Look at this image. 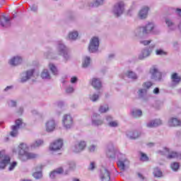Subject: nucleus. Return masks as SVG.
I'll list each match as a JSON object with an SVG mask.
<instances>
[{"label":"nucleus","instance_id":"f257e3e1","mask_svg":"<svg viewBox=\"0 0 181 181\" xmlns=\"http://www.w3.org/2000/svg\"><path fill=\"white\" fill-rule=\"evenodd\" d=\"M45 57L47 59H57L59 56H62L66 62L71 58L69 48L64 45L62 41H58L56 42L55 50H51L48 52L45 53Z\"/></svg>","mask_w":181,"mask_h":181},{"label":"nucleus","instance_id":"f03ea898","mask_svg":"<svg viewBox=\"0 0 181 181\" xmlns=\"http://www.w3.org/2000/svg\"><path fill=\"white\" fill-rule=\"evenodd\" d=\"M18 156L22 162H26L29 159H36L37 154L28 152V146L22 143L18 146Z\"/></svg>","mask_w":181,"mask_h":181},{"label":"nucleus","instance_id":"7ed1b4c3","mask_svg":"<svg viewBox=\"0 0 181 181\" xmlns=\"http://www.w3.org/2000/svg\"><path fill=\"white\" fill-rule=\"evenodd\" d=\"M125 11V4L124 1H119L116 3L112 8V13L115 16V18H119Z\"/></svg>","mask_w":181,"mask_h":181},{"label":"nucleus","instance_id":"20e7f679","mask_svg":"<svg viewBox=\"0 0 181 181\" xmlns=\"http://www.w3.org/2000/svg\"><path fill=\"white\" fill-rule=\"evenodd\" d=\"M62 122L65 129H71L74 125V118L70 114H65L62 117Z\"/></svg>","mask_w":181,"mask_h":181},{"label":"nucleus","instance_id":"39448f33","mask_svg":"<svg viewBox=\"0 0 181 181\" xmlns=\"http://www.w3.org/2000/svg\"><path fill=\"white\" fill-rule=\"evenodd\" d=\"M117 166L120 170H125L129 168V160L125 157V155L119 153L118 156Z\"/></svg>","mask_w":181,"mask_h":181},{"label":"nucleus","instance_id":"423d86ee","mask_svg":"<svg viewBox=\"0 0 181 181\" xmlns=\"http://www.w3.org/2000/svg\"><path fill=\"white\" fill-rule=\"evenodd\" d=\"M158 153L160 155H167L168 159H181V153H177L176 151H170L168 148H163V151H158Z\"/></svg>","mask_w":181,"mask_h":181},{"label":"nucleus","instance_id":"0eeeda50","mask_svg":"<svg viewBox=\"0 0 181 181\" xmlns=\"http://www.w3.org/2000/svg\"><path fill=\"white\" fill-rule=\"evenodd\" d=\"M145 35H149V33H153V35H158L160 30L156 28V25L153 23H148L145 26H143Z\"/></svg>","mask_w":181,"mask_h":181},{"label":"nucleus","instance_id":"6e6552de","mask_svg":"<svg viewBox=\"0 0 181 181\" xmlns=\"http://www.w3.org/2000/svg\"><path fill=\"white\" fill-rule=\"evenodd\" d=\"M150 74L152 80H155L156 81H160L162 80V72L159 71V68L156 65L151 67Z\"/></svg>","mask_w":181,"mask_h":181},{"label":"nucleus","instance_id":"1a4fd4ad","mask_svg":"<svg viewBox=\"0 0 181 181\" xmlns=\"http://www.w3.org/2000/svg\"><path fill=\"white\" fill-rule=\"evenodd\" d=\"M100 47V40L97 37H93L89 43L88 50L90 53H95L98 52Z\"/></svg>","mask_w":181,"mask_h":181},{"label":"nucleus","instance_id":"9d476101","mask_svg":"<svg viewBox=\"0 0 181 181\" xmlns=\"http://www.w3.org/2000/svg\"><path fill=\"white\" fill-rule=\"evenodd\" d=\"M23 125V122H22V119H18L16 120V125L11 127V132H10L11 136H13V138L18 136L19 134L18 131Z\"/></svg>","mask_w":181,"mask_h":181},{"label":"nucleus","instance_id":"9b49d317","mask_svg":"<svg viewBox=\"0 0 181 181\" xmlns=\"http://www.w3.org/2000/svg\"><path fill=\"white\" fill-rule=\"evenodd\" d=\"M111 173H110V170L108 169L103 167L100 169V179L101 181H110L111 180Z\"/></svg>","mask_w":181,"mask_h":181},{"label":"nucleus","instance_id":"f8f14e48","mask_svg":"<svg viewBox=\"0 0 181 181\" xmlns=\"http://www.w3.org/2000/svg\"><path fill=\"white\" fill-rule=\"evenodd\" d=\"M91 122L93 127H100L104 124V119L97 113H94L91 117Z\"/></svg>","mask_w":181,"mask_h":181},{"label":"nucleus","instance_id":"ddd939ff","mask_svg":"<svg viewBox=\"0 0 181 181\" xmlns=\"http://www.w3.org/2000/svg\"><path fill=\"white\" fill-rule=\"evenodd\" d=\"M63 146V140L58 139L52 142L49 146V151L52 152H56L57 151H60Z\"/></svg>","mask_w":181,"mask_h":181},{"label":"nucleus","instance_id":"4468645a","mask_svg":"<svg viewBox=\"0 0 181 181\" xmlns=\"http://www.w3.org/2000/svg\"><path fill=\"white\" fill-rule=\"evenodd\" d=\"M86 146H87V142L81 141L74 145L73 151L75 153H80V152H83L86 149Z\"/></svg>","mask_w":181,"mask_h":181},{"label":"nucleus","instance_id":"2eb2a0df","mask_svg":"<svg viewBox=\"0 0 181 181\" xmlns=\"http://www.w3.org/2000/svg\"><path fill=\"white\" fill-rule=\"evenodd\" d=\"M117 153V148L113 143H109L107 145V149L106 151V155L108 158H115V154Z\"/></svg>","mask_w":181,"mask_h":181},{"label":"nucleus","instance_id":"dca6fc26","mask_svg":"<svg viewBox=\"0 0 181 181\" xmlns=\"http://www.w3.org/2000/svg\"><path fill=\"white\" fill-rule=\"evenodd\" d=\"M56 129V121L53 119H50L45 123V131L47 132H53Z\"/></svg>","mask_w":181,"mask_h":181},{"label":"nucleus","instance_id":"f3484780","mask_svg":"<svg viewBox=\"0 0 181 181\" xmlns=\"http://www.w3.org/2000/svg\"><path fill=\"white\" fill-rule=\"evenodd\" d=\"M181 81V76H179L177 73H173L171 75V83L170 87H176V86H179Z\"/></svg>","mask_w":181,"mask_h":181},{"label":"nucleus","instance_id":"a211bd4d","mask_svg":"<svg viewBox=\"0 0 181 181\" xmlns=\"http://www.w3.org/2000/svg\"><path fill=\"white\" fill-rule=\"evenodd\" d=\"M33 73H35V69H30L25 72H23L21 74V83H26V81L29 80V78L33 76Z\"/></svg>","mask_w":181,"mask_h":181},{"label":"nucleus","instance_id":"6ab92c4d","mask_svg":"<svg viewBox=\"0 0 181 181\" xmlns=\"http://www.w3.org/2000/svg\"><path fill=\"white\" fill-rule=\"evenodd\" d=\"M126 135L129 139L135 140L141 136V132L138 130L127 131Z\"/></svg>","mask_w":181,"mask_h":181},{"label":"nucleus","instance_id":"aec40b11","mask_svg":"<svg viewBox=\"0 0 181 181\" xmlns=\"http://www.w3.org/2000/svg\"><path fill=\"white\" fill-rule=\"evenodd\" d=\"M90 83L95 88V90H100L101 87H103V83H101V80L97 78H93L90 81Z\"/></svg>","mask_w":181,"mask_h":181},{"label":"nucleus","instance_id":"412c9836","mask_svg":"<svg viewBox=\"0 0 181 181\" xmlns=\"http://www.w3.org/2000/svg\"><path fill=\"white\" fill-rule=\"evenodd\" d=\"M22 62H23L22 57L14 56L9 60L8 63L11 66H19V64H22Z\"/></svg>","mask_w":181,"mask_h":181},{"label":"nucleus","instance_id":"4be33fe9","mask_svg":"<svg viewBox=\"0 0 181 181\" xmlns=\"http://www.w3.org/2000/svg\"><path fill=\"white\" fill-rule=\"evenodd\" d=\"M0 25L2 26V28H9V26H11V18L1 16L0 17Z\"/></svg>","mask_w":181,"mask_h":181},{"label":"nucleus","instance_id":"5701e85b","mask_svg":"<svg viewBox=\"0 0 181 181\" xmlns=\"http://www.w3.org/2000/svg\"><path fill=\"white\" fill-rule=\"evenodd\" d=\"M148 12H149V7H143L138 13V18L139 19H146L148 18Z\"/></svg>","mask_w":181,"mask_h":181},{"label":"nucleus","instance_id":"b1692460","mask_svg":"<svg viewBox=\"0 0 181 181\" xmlns=\"http://www.w3.org/2000/svg\"><path fill=\"white\" fill-rule=\"evenodd\" d=\"M159 125H162V120L160 119H156L146 123L147 128H156V127H159Z\"/></svg>","mask_w":181,"mask_h":181},{"label":"nucleus","instance_id":"393cba45","mask_svg":"<svg viewBox=\"0 0 181 181\" xmlns=\"http://www.w3.org/2000/svg\"><path fill=\"white\" fill-rule=\"evenodd\" d=\"M145 35L144 27H138L133 31V36L136 37H142V36H145Z\"/></svg>","mask_w":181,"mask_h":181},{"label":"nucleus","instance_id":"a878e982","mask_svg":"<svg viewBox=\"0 0 181 181\" xmlns=\"http://www.w3.org/2000/svg\"><path fill=\"white\" fill-rule=\"evenodd\" d=\"M151 54H152V52L146 47L141 50V52L139 55V60H144L146 57H149Z\"/></svg>","mask_w":181,"mask_h":181},{"label":"nucleus","instance_id":"bb28decb","mask_svg":"<svg viewBox=\"0 0 181 181\" xmlns=\"http://www.w3.org/2000/svg\"><path fill=\"white\" fill-rule=\"evenodd\" d=\"M33 177L36 180L42 179L43 175L42 174V165H37L35 168V172L33 174Z\"/></svg>","mask_w":181,"mask_h":181},{"label":"nucleus","instance_id":"cd10ccee","mask_svg":"<svg viewBox=\"0 0 181 181\" xmlns=\"http://www.w3.org/2000/svg\"><path fill=\"white\" fill-rule=\"evenodd\" d=\"M64 170L62 168H57L56 170L52 171L49 173V177L50 179H56L57 176L58 175H62L63 173Z\"/></svg>","mask_w":181,"mask_h":181},{"label":"nucleus","instance_id":"c85d7f7f","mask_svg":"<svg viewBox=\"0 0 181 181\" xmlns=\"http://www.w3.org/2000/svg\"><path fill=\"white\" fill-rule=\"evenodd\" d=\"M169 127H179L181 125V121L177 118L172 117L168 121Z\"/></svg>","mask_w":181,"mask_h":181},{"label":"nucleus","instance_id":"c756f323","mask_svg":"<svg viewBox=\"0 0 181 181\" xmlns=\"http://www.w3.org/2000/svg\"><path fill=\"white\" fill-rule=\"evenodd\" d=\"M41 78L42 80H50L52 78V76H50V72L47 69H43L40 74Z\"/></svg>","mask_w":181,"mask_h":181},{"label":"nucleus","instance_id":"7c9ffc66","mask_svg":"<svg viewBox=\"0 0 181 181\" xmlns=\"http://www.w3.org/2000/svg\"><path fill=\"white\" fill-rule=\"evenodd\" d=\"M9 162H11V157H4V158L0 160V169L6 168V165H8Z\"/></svg>","mask_w":181,"mask_h":181},{"label":"nucleus","instance_id":"2f4dec72","mask_svg":"<svg viewBox=\"0 0 181 181\" xmlns=\"http://www.w3.org/2000/svg\"><path fill=\"white\" fill-rule=\"evenodd\" d=\"M165 23L170 30H175L176 25H175V23L170 18H165Z\"/></svg>","mask_w":181,"mask_h":181},{"label":"nucleus","instance_id":"473e14b6","mask_svg":"<svg viewBox=\"0 0 181 181\" xmlns=\"http://www.w3.org/2000/svg\"><path fill=\"white\" fill-rule=\"evenodd\" d=\"M101 5H104V0H95L90 3L89 6H90V8H98V6H101Z\"/></svg>","mask_w":181,"mask_h":181},{"label":"nucleus","instance_id":"72a5a7b5","mask_svg":"<svg viewBox=\"0 0 181 181\" xmlns=\"http://www.w3.org/2000/svg\"><path fill=\"white\" fill-rule=\"evenodd\" d=\"M132 115L134 118H139V117H142V110L133 109L132 110Z\"/></svg>","mask_w":181,"mask_h":181},{"label":"nucleus","instance_id":"f704fd0d","mask_svg":"<svg viewBox=\"0 0 181 181\" xmlns=\"http://www.w3.org/2000/svg\"><path fill=\"white\" fill-rule=\"evenodd\" d=\"M126 76H127L128 78H132V80H137L138 78V75L132 71H127Z\"/></svg>","mask_w":181,"mask_h":181},{"label":"nucleus","instance_id":"c9c22d12","mask_svg":"<svg viewBox=\"0 0 181 181\" xmlns=\"http://www.w3.org/2000/svg\"><path fill=\"white\" fill-rule=\"evenodd\" d=\"M69 37L70 40H76L77 37H78V31H71L69 34Z\"/></svg>","mask_w":181,"mask_h":181},{"label":"nucleus","instance_id":"e433bc0d","mask_svg":"<svg viewBox=\"0 0 181 181\" xmlns=\"http://www.w3.org/2000/svg\"><path fill=\"white\" fill-rule=\"evenodd\" d=\"M49 70L52 71L54 76H57L59 74V70L57 69V67L54 66V64H49Z\"/></svg>","mask_w":181,"mask_h":181},{"label":"nucleus","instance_id":"4c0bfd02","mask_svg":"<svg viewBox=\"0 0 181 181\" xmlns=\"http://www.w3.org/2000/svg\"><path fill=\"white\" fill-rule=\"evenodd\" d=\"M89 98L90 101H93V103H96V101H98V100H100V93L90 94Z\"/></svg>","mask_w":181,"mask_h":181},{"label":"nucleus","instance_id":"58836bf2","mask_svg":"<svg viewBox=\"0 0 181 181\" xmlns=\"http://www.w3.org/2000/svg\"><path fill=\"white\" fill-rule=\"evenodd\" d=\"M43 140L38 139L31 144V148H39V146H42V145H43Z\"/></svg>","mask_w":181,"mask_h":181},{"label":"nucleus","instance_id":"ea45409f","mask_svg":"<svg viewBox=\"0 0 181 181\" xmlns=\"http://www.w3.org/2000/svg\"><path fill=\"white\" fill-rule=\"evenodd\" d=\"M91 61V59L90 57H85L83 61V67L84 69H86V67H88L90 66V62Z\"/></svg>","mask_w":181,"mask_h":181},{"label":"nucleus","instance_id":"a19ab883","mask_svg":"<svg viewBox=\"0 0 181 181\" xmlns=\"http://www.w3.org/2000/svg\"><path fill=\"white\" fill-rule=\"evenodd\" d=\"M156 56H168V52L163 49H158L156 50Z\"/></svg>","mask_w":181,"mask_h":181},{"label":"nucleus","instance_id":"79ce46f5","mask_svg":"<svg viewBox=\"0 0 181 181\" xmlns=\"http://www.w3.org/2000/svg\"><path fill=\"white\" fill-rule=\"evenodd\" d=\"M140 160L142 162H148V160H149V157H148L146 153L140 152Z\"/></svg>","mask_w":181,"mask_h":181},{"label":"nucleus","instance_id":"37998d69","mask_svg":"<svg viewBox=\"0 0 181 181\" xmlns=\"http://www.w3.org/2000/svg\"><path fill=\"white\" fill-rule=\"evenodd\" d=\"M108 110H109L108 105H103L99 107V112H100L101 114H103L104 112H107V111H108Z\"/></svg>","mask_w":181,"mask_h":181},{"label":"nucleus","instance_id":"c03bdc74","mask_svg":"<svg viewBox=\"0 0 181 181\" xmlns=\"http://www.w3.org/2000/svg\"><path fill=\"white\" fill-rule=\"evenodd\" d=\"M138 94L139 98H145V95H146V89H139Z\"/></svg>","mask_w":181,"mask_h":181},{"label":"nucleus","instance_id":"a18cd8bd","mask_svg":"<svg viewBox=\"0 0 181 181\" xmlns=\"http://www.w3.org/2000/svg\"><path fill=\"white\" fill-rule=\"evenodd\" d=\"M153 175L156 177H160L162 176V171L159 168H156L153 170Z\"/></svg>","mask_w":181,"mask_h":181},{"label":"nucleus","instance_id":"49530a36","mask_svg":"<svg viewBox=\"0 0 181 181\" xmlns=\"http://www.w3.org/2000/svg\"><path fill=\"white\" fill-rule=\"evenodd\" d=\"M119 125V123H118L117 120H112L110 123H108V126L110 127L111 128H117Z\"/></svg>","mask_w":181,"mask_h":181},{"label":"nucleus","instance_id":"de8ad7c7","mask_svg":"<svg viewBox=\"0 0 181 181\" xmlns=\"http://www.w3.org/2000/svg\"><path fill=\"white\" fill-rule=\"evenodd\" d=\"M16 166H18V162L13 161L10 164V166L8 167V170L10 172H12V170H13V169H15Z\"/></svg>","mask_w":181,"mask_h":181},{"label":"nucleus","instance_id":"09e8293b","mask_svg":"<svg viewBox=\"0 0 181 181\" xmlns=\"http://www.w3.org/2000/svg\"><path fill=\"white\" fill-rule=\"evenodd\" d=\"M170 168L173 170H174V172H176V170H177V169H179V163H173L170 165Z\"/></svg>","mask_w":181,"mask_h":181},{"label":"nucleus","instance_id":"8fccbe9b","mask_svg":"<svg viewBox=\"0 0 181 181\" xmlns=\"http://www.w3.org/2000/svg\"><path fill=\"white\" fill-rule=\"evenodd\" d=\"M89 152L94 153L97 151V145L91 144L88 146Z\"/></svg>","mask_w":181,"mask_h":181},{"label":"nucleus","instance_id":"3c124183","mask_svg":"<svg viewBox=\"0 0 181 181\" xmlns=\"http://www.w3.org/2000/svg\"><path fill=\"white\" fill-rule=\"evenodd\" d=\"M95 169V162L92 161L90 162L88 166V170H94Z\"/></svg>","mask_w":181,"mask_h":181},{"label":"nucleus","instance_id":"603ef678","mask_svg":"<svg viewBox=\"0 0 181 181\" xmlns=\"http://www.w3.org/2000/svg\"><path fill=\"white\" fill-rule=\"evenodd\" d=\"M66 93H67V94H71V93H74V88H73V86L66 88Z\"/></svg>","mask_w":181,"mask_h":181},{"label":"nucleus","instance_id":"864d4df0","mask_svg":"<svg viewBox=\"0 0 181 181\" xmlns=\"http://www.w3.org/2000/svg\"><path fill=\"white\" fill-rule=\"evenodd\" d=\"M144 88H151L152 87V82H145L143 84Z\"/></svg>","mask_w":181,"mask_h":181},{"label":"nucleus","instance_id":"5fc2aeb1","mask_svg":"<svg viewBox=\"0 0 181 181\" xmlns=\"http://www.w3.org/2000/svg\"><path fill=\"white\" fill-rule=\"evenodd\" d=\"M8 105L11 107H13L16 105V101L12 100H8Z\"/></svg>","mask_w":181,"mask_h":181},{"label":"nucleus","instance_id":"6e6d98bb","mask_svg":"<svg viewBox=\"0 0 181 181\" xmlns=\"http://www.w3.org/2000/svg\"><path fill=\"white\" fill-rule=\"evenodd\" d=\"M156 47V44H151L149 47H146L148 50H149L151 53L153 52V49Z\"/></svg>","mask_w":181,"mask_h":181},{"label":"nucleus","instance_id":"4d7b16f0","mask_svg":"<svg viewBox=\"0 0 181 181\" xmlns=\"http://www.w3.org/2000/svg\"><path fill=\"white\" fill-rule=\"evenodd\" d=\"M151 42H152V40H143L140 42V43L141 45H144V46H148V45H150V43Z\"/></svg>","mask_w":181,"mask_h":181},{"label":"nucleus","instance_id":"13d9d810","mask_svg":"<svg viewBox=\"0 0 181 181\" xmlns=\"http://www.w3.org/2000/svg\"><path fill=\"white\" fill-rule=\"evenodd\" d=\"M175 12L177 16H179L180 18H181V8H175Z\"/></svg>","mask_w":181,"mask_h":181},{"label":"nucleus","instance_id":"bf43d9fd","mask_svg":"<svg viewBox=\"0 0 181 181\" xmlns=\"http://www.w3.org/2000/svg\"><path fill=\"white\" fill-rule=\"evenodd\" d=\"M9 156L5 155V153L4 151H0V160H2L5 158H8Z\"/></svg>","mask_w":181,"mask_h":181},{"label":"nucleus","instance_id":"052dcab7","mask_svg":"<svg viewBox=\"0 0 181 181\" xmlns=\"http://www.w3.org/2000/svg\"><path fill=\"white\" fill-rule=\"evenodd\" d=\"M30 9L33 12H37V6L35 4L30 6Z\"/></svg>","mask_w":181,"mask_h":181},{"label":"nucleus","instance_id":"680f3d73","mask_svg":"<svg viewBox=\"0 0 181 181\" xmlns=\"http://www.w3.org/2000/svg\"><path fill=\"white\" fill-rule=\"evenodd\" d=\"M69 169H73L74 168H76V163L71 161L69 163Z\"/></svg>","mask_w":181,"mask_h":181},{"label":"nucleus","instance_id":"e2e57ef3","mask_svg":"<svg viewBox=\"0 0 181 181\" xmlns=\"http://www.w3.org/2000/svg\"><path fill=\"white\" fill-rule=\"evenodd\" d=\"M77 80H78L77 77L73 76L72 78H71V83L72 84H74V83H77Z\"/></svg>","mask_w":181,"mask_h":181},{"label":"nucleus","instance_id":"0e129e2a","mask_svg":"<svg viewBox=\"0 0 181 181\" xmlns=\"http://www.w3.org/2000/svg\"><path fill=\"white\" fill-rule=\"evenodd\" d=\"M138 175V177L140 179V180H141V181H144L145 180V179H146L142 174H141V173H138L137 174Z\"/></svg>","mask_w":181,"mask_h":181},{"label":"nucleus","instance_id":"69168bd1","mask_svg":"<svg viewBox=\"0 0 181 181\" xmlns=\"http://www.w3.org/2000/svg\"><path fill=\"white\" fill-rule=\"evenodd\" d=\"M106 121L110 124L111 122H112V117L110 115L106 116Z\"/></svg>","mask_w":181,"mask_h":181},{"label":"nucleus","instance_id":"338daca9","mask_svg":"<svg viewBox=\"0 0 181 181\" xmlns=\"http://www.w3.org/2000/svg\"><path fill=\"white\" fill-rule=\"evenodd\" d=\"M17 112L18 115H22V114H23V107H19L18 111Z\"/></svg>","mask_w":181,"mask_h":181},{"label":"nucleus","instance_id":"774afa93","mask_svg":"<svg viewBox=\"0 0 181 181\" xmlns=\"http://www.w3.org/2000/svg\"><path fill=\"white\" fill-rule=\"evenodd\" d=\"M153 94H159V88H155L153 90Z\"/></svg>","mask_w":181,"mask_h":181}]
</instances>
